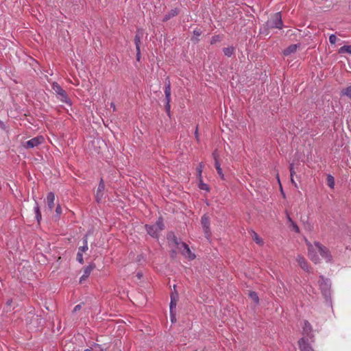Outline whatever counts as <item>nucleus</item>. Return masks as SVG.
Masks as SVG:
<instances>
[{
  "instance_id": "nucleus-1",
  "label": "nucleus",
  "mask_w": 351,
  "mask_h": 351,
  "mask_svg": "<svg viewBox=\"0 0 351 351\" xmlns=\"http://www.w3.org/2000/svg\"><path fill=\"white\" fill-rule=\"evenodd\" d=\"M305 243L308 248V256L315 264L320 262L319 257L317 255L318 253L326 262L330 263L332 261V256L329 249L319 242L316 241L313 244L305 239Z\"/></svg>"
},
{
  "instance_id": "nucleus-2",
  "label": "nucleus",
  "mask_w": 351,
  "mask_h": 351,
  "mask_svg": "<svg viewBox=\"0 0 351 351\" xmlns=\"http://www.w3.org/2000/svg\"><path fill=\"white\" fill-rule=\"evenodd\" d=\"M52 89L57 95L58 99L62 103H65L69 106H71V101L69 98L66 91L60 86L57 82L52 84Z\"/></svg>"
},
{
  "instance_id": "nucleus-3",
  "label": "nucleus",
  "mask_w": 351,
  "mask_h": 351,
  "mask_svg": "<svg viewBox=\"0 0 351 351\" xmlns=\"http://www.w3.org/2000/svg\"><path fill=\"white\" fill-rule=\"evenodd\" d=\"M145 229L147 233L152 237H158L159 232L164 229L162 219L159 218L155 224L146 225Z\"/></svg>"
},
{
  "instance_id": "nucleus-4",
  "label": "nucleus",
  "mask_w": 351,
  "mask_h": 351,
  "mask_svg": "<svg viewBox=\"0 0 351 351\" xmlns=\"http://www.w3.org/2000/svg\"><path fill=\"white\" fill-rule=\"evenodd\" d=\"M266 25L268 28H278L282 29L283 23L282 20L281 12H276L273 14L271 18L267 21Z\"/></svg>"
},
{
  "instance_id": "nucleus-5",
  "label": "nucleus",
  "mask_w": 351,
  "mask_h": 351,
  "mask_svg": "<svg viewBox=\"0 0 351 351\" xmlns=\"http://www.w3.org/2000/svg\"><path fill=\"white\" fill-rule=\"evenodd\" d=\"M45 141V138L43 136H37L23 144V147L26 149L34 148L43 144Z\"/></svg>"
},
{
  "instance_id": "nucleus-6",
  "label": "nucleus",
  "mask_w": 351,
  "mask_h": 351,
  "mask_svg": "<svg viewBox=\"0 0 351 351\" xmlns=\"http://www.w3.org/2000/svg\"><path fill=\"white\" fill-rule=\"evenodd\" d=\"M178 249L180 250L182 254L186 258L191 261L195 258V254L191 252L189 245L186 243H181Z\"/></svg>"
},
{
  "instance_id": "nucleus-7",
  "label": "nucleus",
  "mask_w": 351,
  "mask_h": 351,
  "mask_svg": "<svg viewBox=\"0 0 351 351\" xmlns=\"http://www.w3.org/2000/svg\"><path fill=\"white\" fill-rule=\"evenodd\" d=\"M309 339L302 337L298 340V347L300 351H315L310 343Z\"/></svg>"
},
{
  "instance_id": "nucleus-8",
  "label": "nucleus",
  "mask_w": 351,
  "mask_h": 351,
  "mask_svg": "<svg viewBox=\"0 0 351 351\" xmlns=\"http://www.w3.org/2000/svg\"><path fill=\"white\" fill-rule=\"evenodd\" d=\"M302 333L309 339L311 342H314V335L313 334V328L311 324L306 320L304 321L302 326Z\"/></svg>"
},
{
  "instance_id": "nucleus-9",
  "label": "nucleus",
  "mask_w": 351,
  "mask_h": 351,
  "mask_svg": "<svg viewBox=\"0 0 351 351\" xmlns=\"http://www.w3.org/2000/svg\"><path fill=\"white\" fill-rule=\"evenodd\" d=\"M296 261L298 262L299 266L305 271L310 272L311 267L309 266L306 260L304 258V256L301 255H298L296 258Z\"/></svg>"
},
{
  "instance_id": "nucleus-10",
  "label": "nucleus",
  "mask_w": 351,
  "mask_h": 351,
  "mask_svg": "<svg viewBox=\"0 0 351 351\" xmlns=\"http://www.w3.org/2000/svg\"><path fill=\"white\" fill-rule=\"evenodd\" d=\"M319 287L324 295L329 293L330 283L327 279H324L322 276L320 277L319 280Z\"/></svg>"
},
{
  "instance_id": "nucleus-11",
  "label": "nucleus",
  "mask_w": 351,
  "mask_h": 351,
  "mask_svg": "<svg viewBox=\"0 0 351 351\" xmlns=\"http://www.w3.org/2000/svg\"><path fill=\"white\" fill-rule=\"evenodd\" d=\"M104 189H105L104 182L103 179L101 178L100 180V182H99V186H98V188L97 190L96 195H95V198H96V200L97 202H99L101 200V199L103 198Z\"/></svg>"
},
{
  "instance_id": "nucleus-12",
  "label": "nucleus",
  "mask_w": 351,
  "mask_h": 351,
  "mask_svg": "<svg viewBox=\"0 0 351 351\" xmlns=\"http://www.w3.org/2000/svg\"><path fill=\"white\" fill-rule=\"evenodd\" d=\"M95 265H89L87 267H86L84 269V274L81 276L80 279V283L82 284L84 280H86L88 276H90L92 271L94 269Z\"/></svg>"
},
{
  "instance_id": "nucleus-13",
  "label": "nucleus",
  "mask_w": 351,
  "mask_h": 351,
  "mask_svg": "<svg viewBox=\"0 0 351 351\" xmlns=\"http://www.w3.org/2000/svg\"><path fill=\"white\" fill-rule=\"evenodd\" d=\"M55 194L53 192H49L47 196V204L50 211L53 210L54 207Z\"/></svg>"
},
{
  "instance_id": "nucleus-14",
  "label": "nucleus",
  "mask_w": 351,
  "mask_h": 351,
  "mask_svg": "<svg viewBox=\"0 0 351 351\" xmlns=\"http://www.w3.org/2000/svg\"><path fill=\"white\" fill-rule=\"evenodd\" d=\"M168 241L171 245H174L178 248L180 245V242L173 233H170L167 236Z\"/></svg>"
},
{
  "instance_id": "nucleus-15",
  "label": "nucleus",
  "mask_w": 351,
  "mask_h": 351,
  "mask_svg": "<svg viewBox=\"0 0 351 351\" xmlns=\"http://www.w3.org/2000/svg\"><path fill=\"white\" fill-rule=\"evenodd\" d=\"M298 45L296 44L291 45L283 51V54L287 56L291 53H295L297 51Z\"/></svg>"
},
{
  "instance_id": "nucleus-16",
  "label": "nucleus",
  "mask_w": 351,
  "mask_h": 351,
  "mask_svg": "<svg viewBox=\"0 0 351 351\" xmlns=\"http://www.w3.org/2000/svg\"><path fill=\"white\" fill-rule=\"evenodd\" d=\"M251 236L252 239L256 242V244L261 246L264 244L263 240L258 236V234L256 232L252 231L251 233Z\"/></svg>"
},
{
  "instance_id": "nucleus-17",
  "label": "nucleus",
  "mask_w": 351,
  "mask_h": 351,
  "mask_svg": "<svg viewBox=\"0 0 351 351\" xmlns=\"http://www.w3.org/2000/svg\"><path fill=\"white\" fill-rule=\"evenodd\" d=\"M34 210L36 215V219L38 221V223H40L41 220V213L40 210V207L37 202H35V205L34 206Z\"/></svg>"
},
{
  "instance_id": "nucleus-18",
  "label": "nucleus",
  "mask_w": 351,
  "mask_h": 351,
  "mask_svg": "<svg viewBox=\"0 0 351 351\" xmlns=\"http://www.w3.org/2000/svg\"><path fill=\"white\" fill-rule=\"evenodd\" d=\"M202 32L201 30V29L199 28H195L194 30H193V37L191 38V40L195 42V43H197L198 42L199 39H198V37L199 36H201Z\"/></svg>"
},
{
  "instance_id": "nucleus-19",
  "label": "nucleus",
  "mask_w": 351,
  "mask_h": 351,
  "mask_svg": "<svg viewBox=\"0 0 351 351\" xmlns=\"http://www.w3.org/2000/svg\"><path fill=\"white\" fill-rule=\"evenodd\" d=\"M201 223L202 227L210 226L209 217L206 215H204L201 219Z\"/></svg>"
},
{
  "instance_id": "nucleus-20",
  "label": "nucleus",
  "mask_w": 351,
  "mask_h": 351,
  "mask_svg": "<svg viewBox=\"0 0 351 351\" xmlns=\"http://www.w3.org/2000/svg\"><path fill=\"white\" fill-rule=\"evenodd\" d=\"M204 167V165L203 162H200L197 167L198 180H201L202 178V173Z\"/></svg>"
},
{
  "instance_id": "nucleus-21",
  "label": "nucleus",
  "mask_w": 351,
  "mask_h": 351,
  "mask_svg": "<svg viewBox=\"0 0 351 351\" xmlns=\"http://www.w3.org/2000/svg\"><path fill=\"white\" fill-rule=\"evenodd\" d=\"M327 184L330 189H334L335 179L331 175H328L327 176Z\"/></svg>"
},
{
  "instance_id": "nucleus-22",
  "label": "nucleus",
  "mask_w": 351,
  "mask_h": 351,
  "mask_svg": "<svg viewBox=\"0 0 351 351\" xmlns=\"http://www.w3.org/2000/svg\"><path fill=\"white\" fill-rule=\"evenodd\" d=\"M178 14L177 9L171 10L170 12L165 16L164 21L169 20L171 17L175 16Z\"/></svg>"
},
{
  "instance_id": "nucleus-23",
  "label": "nucleus",
  "mask_w": 351,
  "mask_h": 351,
  "mask_svg": "<svg viewBox=\"0 0 351 351\" xmlns=\"http://www.w3.org/2000/svg\"><path fill=\"white\" fill-rule=\"evenodd\" d=\"M341 95H345L351 99V86H348L341 90Z\"/></svg>"
},
{
  "instance_id": "nucleus-24",
  "label": "nucleus",
  "mask_w": 351,
  "mask_h": 351,
  "mask_svg": "<svg viewBox=\"0 0 351 351\" xmlns=\"http://www.w3.org/2000/svg\"><path fill=\"white\" fill-rule=\"evenodd\" d=\"M249 296L250 297V298H252V300L256 303V304H258V302H259V298H258V296L257 295V293L255 292V291H250L249 293Z\"/></svg>"
},
{
  "instance_id": "nucleus-25",
  "label": "nucleus",
  "mask_w": 351,
  "mask_h": 351,
  "mask_svg": "<svg viewBox=\"0 0 351 351\" xmlns=\"http://www.w3.org/2000/svg\"><path fill=\"white\" fill-rule=\"evenodd\" d=\"M234 51V48L232 47H226L223 49V53L225 56L230 57Z\"/></svg>"
},
{
  "instance_id": "nucleus-26",
  "label": "nucleus",
  "mask_w": 351,
  "mask_h": 351,
  "mask_svg": "<svg viewBox=\"0 0 351 351\" xmlns=\"http://www.w3.org/2000/svg\"><path fill=\"white\" fill-rule=\"evenodd\" d=\"M199 188L201 190L209 191V187L208 184L203 182L202 178L201 180H199Z\"/></svg>"
},
{
  "instance_id": "nucleus-27",
  "label": "nucleus",
  "mask_w": 351,
  "mask_h": 351,
  "mask_svg": "<svg viewBox=\"0 0 351 351\" xmlns=\"http://www.w3.org/2000/svg\"><path fill=\"white\" fill-rule=\"evenodd\" d=\"M84 351H106V350L103 349L100 345L96 344L93 348L86 349Z\"/></svg>"
},
{
  "instance_id": "nucleus-28",
  "label": "nucleus",
  "mask_w": 351,
  "mask_h": 351,
  "mask_svg": "<svg viewBox=\"0 0 351 351\" xmlns=\"http://www.w3.org/2000/svg\"><path fill=\"white\" fill-rule=\"evenodd\" d=\"M88 242H87L86 239H85L84 240V245L79 248V251L78 252H81L82 253H83V252H86L88 250Z\"/></svg>"
},
{
  "instance_id": "nucleus-29",
  "label": "nucleus",
  "mask_w": 351,
  "mask_h": 351,
  "mask_svg": "<svg viewBox=\"0 0 351 351\" xmlns=\"http://www.w3.org/2000/svg\"><path fill=\"white\" fill-rule=\"evenodd\" d=\"M339 52L340 53H351V47L350 46L344 45V46H343V47H341L340 48Z\"/></svg>"
},
{
  "instance_id": "nucleus-30",
  "label": "nucleus",
  "mask_w": 351,
  "mask_h": 351,
  "mask_svg": "<svg viewBox=\"0 0 351 351\" xmlns=\"http://www.w3.org/2000/svg\"><path fill=\"white\" fill-rule=\"evenodd\" d=\"M202 228H203V230H204L205 237H206V239H209L210 237V234H211L210 226L202 227Z\"/></svg>"
},
{
  "instance_id": "nucleus-31",
  "label": "nucleus",
  "mask_w": 351,
  "mask_h": 351,
  "mask_svg": "<svg viewBox=\"0 0 351 351\" xmlns=\"http://www.w3.org/2000/svg\"><path fill=\"white\" fill-rule=\"evenodd\" d=\"M134 43L136 45V49H140V44H141V37L136 34L134 37Z\"/></svg>"
},
{
  "instance_id": "nucleus-32",
  "label": "nucleus",
  "mask_w": 351,
  "mask_h": 351,
  "mask_svg": "<svg viewBox=\"0 0 351 351\" xmlns=\"http://www.w3.org/2000/svg\"><path fill=\"white\" fill-rule=\"evenodd\" d=\"M289 226L297 233L300 232V228L295 221L289 224Z\"/></svg>"
},
{
  "instance_id": "nucleus-33",
  "label": "nucleus",
  "mask_w": 351,
  "mask_h": 351,
  "mask_svg": "<svg viewBox=\"0 0 351 351\" xmlns=\"http://www.w3.org/2000/svg\"><path fill=\"white\" fill-rule=\"evenodd\" d=\"M221 40V37L219 35H216L212 37L210 43L212 45L215 44L216 43Z\"/></svg>"
},
{
  "instance_id": "nucleus-34",
  "label": "nucleus",
  "mask_w": 351,
  "mask_h": 351,
  "mask_svg": "<svg viewBox=\"0 0 351 351\" xmlns=\"http://www.w3.org/2000/svg\"><path fill=\"white\" fill-rule=\"evenodd\" d=\"M77 261L81 264L84 263L83 255L81 252H78L77 254Z\"/></svg>"
},
{
  "instance_id": "nucleus-35",
  "label": "nucleus",
  "mask_w": 351,
  "mask_h": 351,
  "mask_svg": "<svg viewBox=\"0 0 351 351\" xmlns=\"http://www.w3.org/2000/svg\"><path fill=\"white\" fill-rule=\"evenodd\" d=\"M176 302L173 300V297H171V302H170V312L171 313L173 312V308H176Z\"/></svg>"
},
{
  "instance_id": "nucleus-36",
  "label": "nucleus",
  "mask_w": 351,
  "mask_h": 351,
  "mask_svg": "<svg viewBox=\"0 0 351 351\" xmlns=\"http://www.w3.org/2000/svg\"><path fill=\"white\" fill-rule=\"evenodd\" d=\"M336 40H337V37L335 34H331L330 36H329V42L332 44V45H334L336 43Z\"/></svg>"
},
{
  "instance_id": "nucleus-37",
  "label": "nucleus",
  "mask_w": 351,
  "mask_h": 351,
  "mask_svg": "<svg viewBox=\"0 0 351 351\" xmlns=\"http://www.w3.org/2000/svg\"><path fill=\"white\" fill-rule=\"evenodd\" d=\"M217 173L220 176L221 179L224 180V174L223 173L222 169L221 167L216 169Z\"/></svg>"
},
{
  "instance_id": "nucleus-38",
  "label": "nucleus",
  "mask_w": 351,
  "mask_h": 351,
  "mask_svg": "<svg viewBox=\"0 0 351 351\" xmlns=\"http://www.w3.org/2000/svg\"><path fill=\"white\" fill-rule=\"evenodd\" d=\"M213 157V159L214 160H219V154L217 152V150H215L213 152V154H212Z\"/></svg>"
},
{
  "instance_id": "nucleus-39",
  "label": "nucleus",
  "mask_w": 351,
  "mask_h": 351,
  "mask_svg": "<svg viewBox=\"0 0 351 351\" xmlns=\"http://www.w3.org/2000/svg\"><path fill=\"white\" fill-rule=\"evenodd\" d=\"M165 110H166V112H167L168 115L170 116V109H171L170 103L165 104Z\"/></svg>"
},
{
  "instance_id": "nucleus-40",
  "label": "nucleus",
  "mask_w": 351,
  "mask_h": 351,
  "mask_svg": "<svg viewBox=\"0 0 351 351\" xmlns=\"http://www.w3.org/2000/svg\"><path fill=\"white\" fill-rule=\"evenodd\" d=\"M171 95V88H169V86H165V95Z\"/></svg>"
},
{
  "instance_id": "nucleus-41",
  "label": "nucleus",
  "mask_w": 351,
  "mask_h": 351,
  "mask_svg": "<svg viewBox=\"0 0 351 351\" xmlns=\"http://www.w3.org/2000/svg\"><path fill=\"white\" fill-rule=\"evenodd\" d=\"M195 137L197 142L199 141V136L198 133V126H196L195 131Z\"/></svg>"
},
{
  "instance_id": "nucleus-42",
  "label": "nucleus",
  "mask_w": 351,
  "mask_h": 351,
  "mask_svg": "<svg viewBox=\"0 0 351 351\" xmlns=\"http://www.w3.org/2000/svg\"><path fill=\"white\" fill-rule=\"evenodd\" d=\"M56 213L58 215H60L62 213V208L60 205H58L56 208Z\"/></svg>"
},
{
  "instance_id": "nucleus-43",
  "label": "nucleus",
  "mask_w": 351,
  "mask_h": 351,
  "mask_svg": "<svg viewBox=\"0 0 351 351\" xmlns=\"http://www.w3.org/2000/svg\"><path fill=\"white\" fill-rule=\"evenodd\" d=\"M141 60V49H136V60L140 61Z\"/></svg>"
},
{
  "instance_id": "nucleus-44",
  "label": "nucleus",
  "mask_w": 351,
  "mask_h": 351,
  "mask_svg": "<svg viewBox=\"0 0 351 351\" xmlns=\"http://www.w3.org/2000/svg\"><path fill=\"white\" fill-rule=\"evenodd\" d=\"M294 173H295V171L293 170V165L291 164L290 165V174H291V177H293Z\"/></svg>"
},
{
  "instance_id": "nucleus-45",
  "label": "nucleus",
  "mask_w": 351,
  "mask_h": 351,
  "mask_svg": "<svg viewBox=\"0 0 351 351\" xmlns=\"http://www.w3.org/2000/svg\"><path fill=\"white\" fill-rule=\"evenodd\" d=\"M286 215H287V221L289 223V224L291 223L292 222H293V220L291 218L288 212H286Z\"/></svg>"
},
{
  "instance_id": "nucleus-46",
  "label": "nucleus",
  "mask_w": 351,
  "mask_h": 351,
  "mask_svg": "<svg viewBox=\"0 0 351 351\" xmlns=\"http://www.w3.org/2000/svg\"><path fill=\"white\" fill-rule=\"evenodd\" d=\"M166 104L171 102V95H165Z\"/></svg>"
},
{
  "instance_id": "nucleus-47",
  "label": "nucleus",
  "mask_w": 351,
  "mask_h": 351,
  "mask_svg": "<svg viewBox=\"0 0 351 351\" xmlns=\"http://www.w3.org/2000/svg\"><path fill=\"white\" fill-rule=\"evenodd\" d=\"M80 308H81V305H80V304H77V305H76V306L74 307V308H73V312H76V311H77L80 310Z\"/></svg>"
},
{
  "instance_id": "nucleus-48",
  "label": "nucleus",
  "mask_w": 351,
  "mask_h": 351,
  "mask_svg": "<svg viewBox=\"0 0 351 351\" xmlns=\"http://www.w3.org/2000/svg\"><path fill=\"white\" fill-rule=\"evenodd\" d=\"M215 168L221 167L220 163L219 162V160H215Z\"/></svg>"
},
{
  "instance_id": "nucleus-49",
  "label": "nucleus",
  "mask_w": 351,
  "mask_h": 351,
  "mask_svg": "<svg viewBox=\"0 0 351 351\" xmlns=\"http://www.w3.org/2000/svg\"><path fill=\"white\" fill-rule=\"evenodd\" d=\"M165 86H169V88H171V82L169 77H167L166 80Z\"/></svg>"
},
{
  "instance_id": "nucleus-50",
  "label": "nucleus",
  "mask_w": 351,
  "mask_h": 351,
  "mask_svg": "<svg viewBox=\"0 0 351 351\" xmlns=\"http://www.w3.org/2000/svg\"><path fill=\"white\" fill-rule=\"evenodd\" d=\"M110 107L112 108V110H113V111H114H114H116V106H115L114 103L111 102V103H110Z\"/></svg>"
},
{
  "instance_id": "nucleus-51",
  "label": "nucleus",
  "mask_w": 351,
  "mask_h": 351,
  "mask_svg": "<svg viewBox=\"0 0 351 351\" xmlns=\"http://www.w3.org/2000/svg\"><path fill=\"white\" fill-rule=\"evenodd\" d=\"M291 182L292 184H293L295 186H297L296 182L293 180V177H291Z\"/></svg>"
},
{
  "instance_id": "nucleus-52",
  "label": "nucleus",
  "mask_w": 351,
  "mask_h": 351,
  "mask_svg": "<svg viewBox=\"0 0 351 351\" xmlns=\"http://www.w3.org/2000/svg\"><path fill=\"white\" fill-rule=\"evenodd\" d=\"M171 319L172 322H174V320H176L175 315H173V312L171 313Z\"/></svg>"
},
{
  "instance_id": "nucleus-53",
  "label": "nucleus",
  "mask_w": 351,
  "mask_h": 351,
  "mask_svg": "<svg viewBox=\"0 0 351 351\" xmlns=\"http://www.w3.org/2000/svg\"><path fill=\"white\" fill-rule=\"evenodd\" d=\"M11 302H12V300H8V302H7V304H8V305H10V304H11Z\"/></svg>"
},
{
  "instance_id": "nucleus-54",
  "label": "nucleus",
  "mask_w": 351,
  "mask_h": 351,
  "mask_svg": "<svg viewBox=\"0 0 351 351\" xmlns=\"http://www.w3.org/2000/svg\"><path fill=\"white\" fill-rule=\"evenodd\" d=\"M1 41H4V40L0 38V44L1 43Z\"/></svg>"
},
{
  "instance_id": "nucleus-55",
  "label": "nucleus",
  "mask_w": 351,
  "mask_h": 351,
  "mask_svg": "<svg viewBox=\"0 0 351 351\" xmlns=\"http://www.w3.org/2000/svg\"><path fill=\"white\" fill-rule=\"evenodd\" d=\"M277 179H278V182L280 183V178L278 176H277Z\"/></svg>"
}]
</instances>
